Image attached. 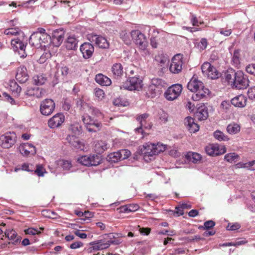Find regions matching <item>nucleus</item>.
Wrapping results in <instances>:
<instances>
[{
    "instance_id": "obj_47",
    "label": "nucleus",
    "mask_w": 255,
    "mask_h": 255,
    "mask_svg": "<svg viewBox=\"0 0 255 255\" xmlns=\"http://www.w3.org/2000/svg\"><path fill=\"white\" fill-rule=\"evenodd\" d=\"M188 157L190 158V161L194 163H197L201 159V156L198 153L192 152L188 154Z\"/></svg>"
},
{
    "instance_id": "obj_32",
    "label": "nucleus",
    "mask_w": 255,
    "mask_h": 255,
    "mask_svg": "<svg viewBox=\"0 0 255 255\" xmlns=\"http://www.w3.org/2000/svg\"><path fill=\"white\" fill-rule=\"evenodd\" d=\"M148 114L144 113L137 116L136 120L139 123L140 126L135 128L136 131L138 132H142V127L144 126L146 123V120L148 117Z\"/></svg>"
},
{
    "instance_id": "obj_38",
    "label": "nucleus",
    "mask_w": 255,
    "mask_h": 255,
    "mask_svg": "<svg viewBox=\"0 0 255 255\" xmlns=\"http://www.w3.org/2000/svg\"><path fill=\"white\" fill-rule=\"evenodd\" d=\"M70 134L79 135L81 131V127L78 123H75L70 126L69 128Z\"/></svg>"
},
{
    "instance_id": "obj_43",
    "label": "nucleus",
    "mask_w": 255,
    "mask_h": 255,
    "mask_svg": "<svg viewBox=\"0 0 255 255\" xmlns=\"http://www.w3.org/2000/svg\"><path fill=\"white\" fill-rule=\"evenodd\" d=\"M90 110L91 111V113L92 115L95 116L97 118H99L100 119H103L104 122H107V120L106 119L104 115L99 109L92 107L90 108Z\"/></svg>"
},
{
    "instance_id": "obj_29",
    "label": "nucleus",
    "mask_w": 255,
    "mask_h": 255,
    "mask_svg": "<svg viewBox=\"0 0 255 255\" xmlns=\"http://www.w3.org/2000/svg\"><path fill=\"white\" fill-rule=\"evenodd\" d=\"M196 116L200 121L205 120L208 117V110L205 105H202L197 109Z\"/></svg>"
},
{
    "instance_id": "obj_50",
    "label": "nucleus",
    "mask_w": 255,
    "mask_h": 255,
    "mask_svg": "<svg viewBox=\"0 0 255 255\" xmlns=\"http://www.w3.org/2000/svg\"><path fill=\"white\" fill-rule=\"evenodd\" d=\"M95 95L98 100L101 101L105 97V94L103 90L100 88H96L95 89Z\"/></svg>"
},
{
    "instance_id": "obj_64",
    "label": "nucleus",
    "mask_w": 255,
    "mask_h": 255,
    "mask_svg": "<svg viewBox=\"0 0 255 255\" xmlns=\"http://www.w3.org/2000/svg\"><path fill=\"white\" fill-rule=\"evenodd\" d=\"M248 95L250 99H255V86L252 87L249 89Z\"/></svg>"
},
{
    "instance_id": "obj_35",
    "label": "nucleus",
    "mask_w": 255,
    "mask_h": 255,
    "mask_svg": "<svg viewBox=\"0 0 255 255\" xmlns=\"http://www.w3.org/2000/svg\"><path fill=\"white\" fill-rule=\"evenodd\" d=\"M240 130V126L236 123L230 124L227 127V131L230 134H237Z\"/></svg>"
},
{
    "instance_id": "obj_25",
    "label": "nucleus",
    "mask_w": 255,
    "mask_h": 255,
    "mask_svg": "<svg viewBox=\"0 0 255 255\" xmlns=\"http://www.w3.org/2000/svg\"><path fill=\"white\" fill-rule=\"evenodd\" d=\"M113 76L115 79H120L124 74L123 67L121 63H115L112 67Z\"/></svg>"
},
{
    "instance_id": "obj_22",
    "label": "nucleus",
    "mask_w": 255,
    "mask_h": 255,
    "mask_svg": "<svg viewBox=\"0 0 255 255\" xmlns=\"http://www.w3.org/2000/svg\"><path fill=\"white\" fill-rule=\"evenodd\" d=\"M184 124L190 133H195L199 129V125L195 122L194 119L190 117L185 119Z\"/></svg>"
},
{
    "instance_id": "obj_13",
    "label": "nucleus",
    "mask_w": 255,
    "mask_h": 255,
    "mask_svg": "<svg viewBox=\"0 0 255 255\" xmlns=\"http://www.w3.org/2000/svg\"><path fill=\"white\" fill-rule=\"evenodd\" d=\"M55 108L54 102L50 99H46L41 103L40 111L43 115L49 116L53 112Z\"/></svg>"
},
{
    "instance_id": "obj_10",
    "label": "nucleus",
    "mask_w": 255,
    "mask_h": 255,
    "mask_svg": "<svg viewBox=\"0 0 255 255\" xmlns=\"http://www.w3.org/2000/svg\"><path fill=\"white\" fill-rule=\"evenodd\" d=\"M183 65V55L177 54L171 59L169 66V71L173 74H178L182 69Z\"/></svg>"
},
{
    "instance_id": "obj_2",
    "label": "nucleus",
    "mask_w": 255,
    "mask_h": 255,
    "mask_svg": "<svg viewBox=\"0 0 255 255\" xmlns=\"http://www.w3.org/2000/svg\"><path fill=\"white\" fill-rule=\"evenodd\" d=\"M167 145L160 142L156 143L150 142H146L140 146V152L144 156L151 157L164 151Z\"/></svg>"
},
{
    "instance_id": "obj_48",
    "label": "nucleus",
    "mask_w": 255,
    "mask_h": 255,
    "mask_svg": "<svg viewBox=\"0 0 255 255\" xmlns=\"http://www.w3.org/2000/svg\"><path fill=\"white\" fill-rule=\"evenodd\" d=\"M10 88L11 91L16 95H18L21 91V87L15 82H12L10 83Z\"/></svg>"
},
{
    "instance_id": "obj_62",
    "label": "nucleus",
    "mask_w": 255,
    "mask_h": 255,
    "mask_svg": "<svg viewBox=\"0 0 255 255\" xmlns=\"http://www.w3.org/2000/svg\"><path fill=\"white\" fill-rule=\"evenodd\" d=\"M51 54L49 52H46L43 54L39 59V61L40 63H44L46 59L50 58Z\"/></svg>"
},
{
    "instance_id": "obj_51",
    "label": "nucleus",
    "mask_w": 255,
    "mask_h": 255,
    "mask_svg": "<svg viewBox=\"0 0 255 255\" xmlns=\"http://www.w3.org/2000/svg\"><path fill=\"white\" fill-rule=\"evenodd\" d=\"M231 103L228 101H223L221 103L220 106L221 110L223 111V112H227L228 110H229L231 107Z\"/></svg>"
},
{
    "instance_id": "obj_42",
    "label": "nucleus",
    "mask_w": 255,
    "mask_h": 255,
    "mask_svg": "<svg viewBox=\"0 0 255 255\" xmlns=\"http://www.w3.org/2000/svg\"><path fill=\"white\" fill-rule=\"evenodd\" d=\"M236 76V72L233 70L228 72L225 75V79L229 84H233L234 79Z\"/></svg>"
},
{
    "instance_id": "obj_41",
    "label": "nucleus",
    "mask_w": 255,
    "mask_h": 255,
    "mask_svg": "<svg viewBox=\"0 0 255 255\" xmlns=\"http://www.w3.org/2000/svg\"><path fill=\"white\" fill-rule=\"evenodd\" d=\"M108 160L111 162H117L121 160V154L119 151L111 153L108 156Z\"/></svg>"
},
{
    "instance_id": "obj_40",
    "label": "nucleus",
    "mask_w": 255,
    "mask_h": 255,
    "mask_svg": "<svg viewBox=\"0 0 255 255\" xmlns=\"http://www.w3.org/2000/svg\"><path fill=\"white\" fill-rule=\"evenodd\" d=\"M34 83L36 85H42L47 81V78L42 74L34 75L33 77Z\"/></svg>"
},
{
    "instance_id": "obj_37",
    "label": "nucleus",
    "mask_w": 255,
    "mask_h": 255,
    "mask_svg": "<svg viewBox=\"0 0 255 255\" xmlns=\"http://www.w3.org/2000/svg\"><path fill=\"white\" fill-rule=\"evenodd\" d=\"M213 135L216 139L220 141H227L230 139L228 135L219 130H217L214 131Z\"/></svg>"
},
{
    "instance_id": "obj_60",
    "label": "nucleus",
    "mask_w": 255,
    "mask_h": 255,
    "mask_svg": "<svg viewBox=\"0 0 255 255\" xmlns=\"http://www.w3.org/2000/svg\"><path fill=\"white\" fill-rule=\"evenodd\" d=\"M191 208V205L189 203L183 202L181 204L180 207H176V209L178 211V212L180 213V215L183 214L182 211L180 210V208L182 209H190Z\"/></svg>"
},
{
    "instance_id": "obj_24",
    "label": "nucleus",
    "mask_w": 255,
    "mask_h": 255,
    "mask_svg": "<svg viewBox=\"0 0 255 255\" xmlns=\"http://www.w3.org/2000/svg\"><path fill=\"white\" fill-rule=\"evenodd\" d=\"M16 80L20 83H23L27 81L29 76L27 69L24 66H20L17 68L15 76Z\"/></svg>"
},
{
    "instance_id": "obj_61",
    "label": "nucleus",
    "mask_w": 255,
    "mask_h": 255,
    "mask_svg": "<svg viewBox=\"0 0 255 255\" xmlns=\"http://www.w3.org/2000/svg\"><path fill=\"white\" fill-rule=\"evenodd\" d=\"M20 169L22 170L28 172H33L34 171L32 165L26 163H23L21 165Z\"/></svg>"
},
{
    "instance_id": "obj_12",
    "label": "nucleus",
    "mask_w": 255,
    "mask_h": 255,
    "mask_svg": "<svg viewBox=\"0 0 255 255\" xmlns=\"http://www.w3.org/2000/svg\"><path fill=\"white\" fill-rule=\"evenodd\" d=\"M249 85V80L241 71L236 72V76L233 81V87L238 89H244Z\"/></svg>"
},
{
    "instance_id": "obj_5",
    "label": "nucleus",
    "mask_w": 255,
    "mask_h": 255,
    "mask_svg": "<svg viewBox=\"0 0 255 255\" xmlns=\"http://www.w3.org/2000/svg\"><path fill=\"white\" fill-rule=\"evenodd\" d=\"M102 159L99 155H83L77 159L80 164L86 166H97L100 164Z\"/></svg>"
},
{
    "instance_id": "obj_11",
    "label": "nucleus",
    "mask_w": 255,
    "mask_h": 255,
    "mask_svg": "<svg viewBox=\"0 0 255 255\" xmlns=\"http://www.w3.org/2000/svg\"><path fill=\"white\" fill-rule=\"evenodd\" d=\"M182 91V86L181 84H174L167 89L164 93V96L167 100L173 101L180 95Z\"/></svg>"
},
{
    "instance_id": "obj_56",
    "label": "nucleus",
    "mask_w": 255,
    "mask_h": 255,
    "mask_svg": "<svg viewBox=\"0 0 255 255\" xmlns=\"http://www.w3.org/2000/svg\"><path fill=\"white\" fill-rule=\"evenodd\" d=\"M246 71L247 73L255 76V63L247 65L246 67Z\"/></svg>"
},
{
    "instance_id": "obj_39",
    "label": "nucleus",
    "mask_w": 255,
    "mask_h": 255,
    "mask_svg": "<svg viewBox=\"0 0 255 255\" xmlns=\"http://www.w3.org/2000/svg\"><path fill=\"white\" fill-rule=\"evenodd\" d=\"M40 41L41 47H46L51 42V37L48 34H40Z\"/></svg>"
},
{
    "instance_id": "obj_59",
    "label": "nucleus",
    "mask_w": 255,
    "mask_h": 255,
    "mask_svg": "<svg viewBox=\"0 0 255 255\" xmlns=\"http://www.w3.org/2000/svg\"><path fill=\"white\" fill-rule=\"evenodd\" d=\"M5 234L8 239L10 240H14L17 236L16 232L13 230L7 231Z\"/></svg>"
},
{
    "instance_id": "obj_53",
    "label": "nucleus",
    "mask_w": 255,
    "mask_h": 255,
    "mask_svg": "<svg viewBox=\"0 0 255 255\" xmlns=\"http://www.w3.org/2000/svg\"><path fill=\"white\" fill-rule=\"evenodd\" d=\"M24 231L25 234L30 235H38L41 233L40 231H38L37 229L33 228H29L25 229Z\"/></svg>"
},
{
    "instance_id": "obj_15",
    "label": "nucleus",
    "mask_w": 255,
    "mask_h": 255,
    "mask_svg": "<svg viewBox=\"0 0 255 255\" xmlns=\"http://www.w3.org/2000/svg\"><path fill=\"white\" fill-rule=\"evenodd\" d=\"M89 39L100 48L107 49L109 47V43L107 39L102 36L91 34L89 35Z\"/></svg>"
},
{
    "instance_id": "obj_57",
    "label": "nucleus",
    "mask_w": 255,
    "mask_h": 255,
    "mask_svg": "<svg viewBox=\"0 0 255 255\" xmlns=\"http://www.w3.org/2000/svg\"><path fill=\"white\" fill-rule=\"evenodd\" d=\"M121 154V160L128 158L130 155V151L128 149H122L119 151Z\"/></svg>"
},
{
    "instance_id": "obj_18",
    "label": "nucleus",
    "mask_w": 255,
    "mask_h": 255,
    "mask_svg": "<svg viewBox=\"0 0 255 255\" xmlns=\"http://www.w3.org/2000/svg\"><path fill=\"white\" fill-rule=\"evenodd\" d=\"M18 150L20 153L23 156L34 155L36 153V147L29 143H24L20 145Z\"/></svg>"
},
{
    "instance_id": "obj_49",
    "label": "nucleus",
    "mask_w": 255,
    "mask_h": 255,
    "mask_svg": "<svg viewBox=\"0 0 255 255\" xmlns=\"http://www.w3.org/2000/svg\"><path fill=\"white\" fill-rule=\"evenodd\" d=\"M208 44L207 39L205 38H202L198 43L197 47L200 51H202L206 48Z\"/></svg>"
},
{
    "instance_id": "obj_28",
    "label": "nucleus",
    "mask_w": 255,
    "mask_h": 255,
    "mask_svg": "<svg viewBox=\"0 0 255 255\" xmlns=\"http://www.w3.org/2000/svg\"><path fill=\"white\" fill-rule=\"evenodd\" d=\"M64 32L62 30L54 31L53 34L51 41L55 46L60 45L63 40Z\"/></svg>"
},
{
    "instance_id": "obj_19",
    "label": "nucleus",
    "mask_w": 255,
    "mask_h": 255,
    "mask_svg": "<svg viewBox=\"0 0 255 255\" xmlns=\"http://www.w3.org/2000/svg\"><path fill=\"white\" fill-rule=\"evenodd\" d=\"M46 91L45 90L37 87H28L25 92V94L28 96L40 98L45 96Z\"/></svg>"
},
{
    "instance_id": "obj_14",
    "label": "nucleus",
    "mask_w": 255,
    "mask_h": 255,
    "mask_svg": "<svg viewBox=\"0 0 255 255\" xmlns=\"http://www.w3.org/2000/svg\"><path fill=\"white\" fill-rule=\"evenodd\" d=\"M11 44L13 50L18 51L21 58H24L26 57L27 55L25 52L26 45L21 40L18 38L12 39L11 40Z\"/></svg>"
},
{
    "instance_id": "obj_21",
    "label": "nucleus",
    "mask_w": 255,
    "mask_h": 255,
    "mask_svg": "<svg viewBox=\"0 0 255 255\" xmlns=\"http://www.w3.org/2000/svg\"><path fill=\"white\" fill-rule=\"evenodd\" d=\"M78 136L69 134L66 137V140L74 148L80 150H83L84 144L80 141Z\"/></svg>"
},
{
    "instance_id": "obj_33",
    "label": "nucleus",
    "mask_w": 255,
    "mask_h": 255,
    "mask_svg": "<svg viewBox=\"0 0 255 255\" xmlns=\"http://www.w3.org/2000/svg\"><path fill=\"white\" fill-rule=\"evenodd\" d=\"M224 160L229 163H236L240 160V156L235 152H231L224 156Z\"/></svg>"
},
{
    "instance_id": "obj_36",
    "label": "nucleus",
    "mask_w": 255,
    "mask_h": 255,
    "mask_svg": "<svg viewBox=\"0 0 255 255\" xmlns=\"http://www.w3.org/2000/svg\"><path fill=\"white\" fill-rule=\"evenodd\" d=\"M107 149V143L103 141H98L96 142L94 146V150L98 153L103 152Z\"/></svg>"
},
{
    "instance_id": "obj_16",
    "label": "nucleus",
    "mask_w": 255,
    "mask_h": 255,
    "mask_svg": "<svg viewBox=\"0 0 255 255\" xmlns=\"http://www.w3.org/2000/svg\"><path fill=\"white\" fill-rule=\"evenodd\" d=\"M113 242L109 240H102L93 242L90 243L89 250L90 252L102 250L108 248Z\"/></svg>"
},
{
    "instance_id": "obj_46",
    "label": "nucleus",
    "mask_w": 255,
    "mask_h": 255,
    "mask_svg": "<svg viewBox=\"0 0 255 255\" xmlns=\"http://www.w3.org/2000/svg\"><path fill=\"white\" fill-rule=\"evenodd\" d=\"M20 32L18 28H10L5 29L4 33L7 35L16 36L17 34H19Z\"/></svg>"
},
{
    "instance_id": "obj_3",
    "label": "nucleus",
    "mask_w": 255,
    "mask_h": 255,
    "mask_svg": "<svg viewBox=\"0 0 255 255\" xmlns=\"http://www.w3.org/2000/svg\"><path fill=\"white\" fill-rule=\"evenodd\" d=\"M130 36L137 45L142 55L149 56L150 52L147 49L148 42L145 35L139 30H132L130 33Z\"/></svg>"
},
{
    "instance_id": "obj_27",
    "label": "nucleus",
    "mask_w": 255,
    "mask_h": 255,
    "mask_svg": "<svg viewBox=\"0 0 255 255\" xmlns=\"http://www.w3.org/2000/svg\"><path fill=\"white\" fill-rule=\"evenodd\" d=\"M95 80L97 83L101 86H108L112 83L111 80L107 76L102 74L96 75Z\"/></svg>"
},
{
    "instance_id": "obj_55",
    "label": "nucleus",
    "mask_w": 255,
    "mask_h": 255,
    "mask_svg": "<svg viewBox=\"0 0 255 255\" xmlns=\"http://www.w3.org/2000/svg\"><path fill=\"white\" fill-rule=\"evenodd\" d=\"M241 228V225L238 223H230L227 227V229L229 231H235Z\"/></svg>"
},
{
    "instance_id": "obj_44",
    "label": "nucleus",
    "mask_w": 255,
    "mask_h": 255,
    "mask_svg": "<svg viewBox=\"0 0 255 255\" xmlns=\"http://www.w3.org/2000/svg\"><path fill=\"white\" fill-rule=\"evenodd\" d=\"M33 171L39 177L44 176V174L46 173L45 169L41 164L36 165V169Z\"/></svg>"
},
{
    "instance_id": "obj_45",
    "label": "nucleus",
    "mask_w": 255,
    "mask_h": 255,
    "mask_svg": "<svg viewBox=\"0 0 255 255\" xmlns=\"http://www.w3.org/2000/svg\"><path fill=\"white\" fill-rule=\"evenodd\" d=\"M121 38L124 42L127 45L130 44L131 39L129 33L126 30L122 31L120 33Z\"/></svg>"
},
{
    "instance_id": "obj_63",
    "label": "nucleus",
    "mask_w": 255,
    "mask_h": 255,
    "mask_svg": "<svg viewBox=\"0 0 255 255\" xmlns=\"http://www.w3.org/2000/svg\"><path fill=\"white\" fill-rule=\"evenodd\" d=\"M219 32L222 35H223L225 36H228L231 34V33L232 32V30L231 29L221 28L219 30Z\"/></svg>"
},
{
    "instance_id": "obj_17",
    "label": "nucleus",
    "mask_w": 255,
    "mask_h": 255,
    "mask_svg": "<svg viewBox=\"0 0 255 255\" xmlns=\"http://www.w3.org/2000/svg\"><path fill=\"white\" fill-rule=\"evenodd\" d=\"M65 121V116L61 113H58L51 118L48 121V126L51 128L60 127Z\"/></svg>"
},
{
    "instance_id": "obj_1",
    "label": "nucleus",
    "mask_w": 255,
    "mask_h": 255,
    "mask_svg": "<svg viewBox=\"0 0 255 255\" xmlns=\"http://www.w3.org/2000/svg\"><path fill=\"white\" fill-rule=\"evenodd\" d=\"M188 89L193 92L192 99L198 101L206 98L210 94L209 90L205 87L204 83L198 80V77L194 75L187 84Z\"/></svg>"
},
{
    "instance_id": "obj_8",
    "label": "nucleus",
    "mask_w": 255,
    "mask_h": 255,
    "mask_svg": "<svg viewBox=\"0 0 255 255\" xmlns=\"http://www.w3.org/2000/svg\"><path fill=\"white\" fill-rule=\"evenodd\" d=\"M82 121L87 129L89 132H97L99 131L102 128L101 123L94 120L87 114L83 116Z\"/></svg>"
},
{
    "instance_id": "obj_52",
    "label": "nucleus",
    "mask_w": 255,
    "mask_h": 255,
    "mask_svg": "<svg viewBox=\"0 0 255 255\" xmlns=\"http://www.w3.org/2000/svg\"><path fill=\"white\" fill-rule=\"evenodd\" d=\"M155 81V80L152 81V85H151L149 87L150 90L154 92L152 97L155 96L157 94H159L160 92V88L159 87H156L155 84L154 83Z\"/></svg>"
},
{
    "instance_id": "obj_20",
    "label": "nucleus",
    "mask_w": 255,
    "mask_h": 255,
    "mask_svg": "<svg viewBox=\"0 0 255 255\" xmlns=\"http://www.w3.org/2000/svg\"><path fill=\"white\" fill-rule=\"evenodd\" d=\"M80 50L83 58L87 59L92 57L94 51V47L91 43L86 42L81 45Z\"/></svg>"
},
{
    "instance_id": "obj_26",
    "label": "nucleus",
    "mask_w": 255,
    "mask_h": 255,
    "mask_svg": "<svg viewBox=\"0 0 255 255\" xmlns=\"http://www.w3.org/2000/svg\"><path fill=\"white\" fill-rule=\"evenodd\" d=\"M78 40L74 35H70L67 37L65 42V45L68 50H75L77 47Z\"/></svg>"
},
{
    "instance_id": "obj_31",
    "label": "nucleus",
    "mask_w": 255,
    "mask_h": 255,
    "mask_svg": "<svg viewBox=\"0 0 255 255\" xmlns=\"http://www.w3.org/2000/svg\"><path fill=\"white\" fill-rule=\"evenodd\" d=\"M40 33H33L30 37L29 42L32 46L38 48L41 47Z\"/></svg>"
},
{
    "instance_id": "obj_9",
    "label": "nucleus",
    "mask_w": 255,
    "mask_h": 255,
    "mask_svg": "<svg viewBox=\"0 0 255 255\" xmlns=\"http://www.w3.org/2000/svg\"><path fill=\"white\" fill-rule=\"evenodd\" d=\"M205 151L207 154L212 156H217L224 154L227 149L224 145L218 143L209 144L205 147Z\"/></svg>"
},
{
    "instance_id": "obj_23",
    "label": "nucleus",
    "mask_w": 255,
    "mask_h": 255,
    "mask_svg": "<svg viewBox=\"0 0 255 255\" xmlns=\"http://www.w3.org/2000/svg\"><path fill=\"white\" fill-rule=\"evenodd\" d=\"M247 98L244 95H238L231 100V104L236 107L244 108L247 105Z\"/></svg>"
},
{
    "instance_id": "obj_54",
    "label": "nucleus",
    "mask_w": 255,
    "mask_h": 255,
    "mask_svg": "<svg viewBox=\"0 0 255 255\" xmlns=\"http://www.w3.org/2000/svg\"><path fill=\"white\" fill-rule=\"evenodd\" d=\"M215 225V223L212 220H209L206 221L204 224V226L200 227L199 229H210V228H213Z\"/></svg>"
},
{
    "instance_id": "obj_4",
    "label": "nucleus",
    "mask_w": 255,
    "mask_h": 255,
    "mask_svg": "<svg viewBox=\"0 0 255 255\" xmlns=\"http://www.w3.org/2000/svg\"><path fill=\"white\" fill-rule=\"evenodd\" d=\"M143 87L142 79L138 76L129 77L120 86L121 89L140 91Z\"/></svg>"
},
{
    "instance_id": "obj_30",
    "label": "nucleus",
    "mask_w": 255,
    "mask_h": 255,
    "mask_svg": "<svg viewBox=\"0 0 255 255\" xmlns=\"http://www.w3.org/2000/svg\"><path fill=\"white\" fill-rule=\"evenodd\" d=\"M57 166H60L64 170L69 171L72 167L71 161L69 160L59 159L54 162Z\"/></svg>"
},
{
    "instance_id": "obj_7",
    "label": "nucleus",
    "mask_w": 255,
    "mask_h": 255,
    "mask_svg": "<svg viewBox=\"0 0 255 255\" xmlns=\"http://www.w3.org/2000/svg\"><path fill=\"white\" fill-rule=\"evenodd\" d=\"M201 70L204 76L211 79H218L220 76V73L209 62H204L201 66Z\"/></svg>"
},
{
    "instance_id": "obj_34",
    "label": "nucleus",
    "mask_w": 255,
    "mask_h": 255,
    "mask_svg": "<svg viewBox=\"0 0 255 255\" xmlns=\"http://www.w3.org/2000/svg\"><path fill=\"white\" fill-rule=\"evenodd\" d=\"M154 61L161 66L165 65L169 61L168 56L163 53H159L155 56Z\"/></svg>"
},
{
    "instance_id": "obj_6",
    "label": "nucleus",
    "mask_w": 255,
    "mask_h": 255,
    "mask_svg": "<svg viewBox=\"0 0 255 255\" xmlns=\"http://www.w3.org/2000/svg\"><path fill=\"white\" fill-rule=\"evenodd\" d=\"M16 135L14 132H7L0 136V146L3 148H9L16 142Z\"/></svg>"
},
{
    "instance_id": "obj_58",
    "label": "nucleus",
    "mask_w": 255,
    "mask_h": 255,
    "mask_svg": "<svg viewBox=\"0 0 255 255\" xmlns=\"http://www.w3.org/2000/svg\"><path fill=\"white\" fill-rule=\"evenodd\" d=\"M240 53L238 50H236L234 52V55L232 58V60L234 63L238 66L240 64Z\"/></svg>"
}]
</instances>
